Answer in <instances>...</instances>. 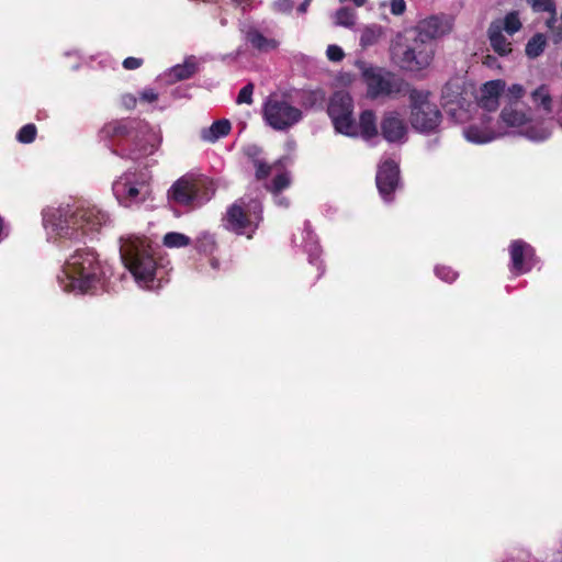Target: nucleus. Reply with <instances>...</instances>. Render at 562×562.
Masks as SVG:
<instances>
[{
    "mask_svg": "<svg viewBox=\"0 0 562 562\" xmlns=\"http://www.w3.org/2000/svg\"><path fill=\"white\" fill-rule=\"evenodd\" d=\"M108 215L94 205L63 204L44 213V222L57 236L80 239L106 224Z\"/></svg>",
    "mask_w": 562,
    "mask_h": 562,
    "instance_id": "nucleus-1",
    "label": "nucleus"
},
{
    "mask_svg": "<svg viewBox=\"0 0 562 562\" xmlns=\"http://www.w3.org/2000/svg\"><path fill=\"white\" fill-rule=\"evenodd\" d=\"M104 133L112 137H125L126 144H122L123 158L137 161L151 155L156 148L155 136L148 125L138 120L114 121L104 126Z\"/></svg>",
    "mask_w": 562,
    "mask_h": 562,
    "instance_id": "nucleus-2",
    "label": "nucleus"
},
{
    "mask_svg": "<svg viewBox=\"0 0 562 562\" xmlns=\"http://www.w3.org/2000/svg\"><path fill=\"white\" fill-rule=\"evenodd\" d=\"M103 276L102 268L94 251L90 249H78L66 261L63 276L58 280L64 289L87 292L100 282Z\"/></svg>",
    "mask_w": 562,
    "mask_h": 562,
    "instance_id": "nucleus-3",
    "label": "nucleus"
},
{
    "mask_svg": "<svg viewBox=\"0 0 562 562\" xmlns=\"http://www.w3.org/2000/svg\"><path fill=\"white\" fill-rule=\"evenodd\" d=\"M434 54L435 45L428 44L411 30L398 34L392 46L393 59L402 69L408 71L427 68L432 61Z\"/></svg>",
    "mask_w": 562,
    "mask_h": 562,
    "instance_id": "nucleus-4",
    "label": "nucleus"
},
{
    "mask_svg": "<svg viewBox=\"0 0 562 562\" xmlns=\"http://www.w3.org/2000/svg\"><path fill=\"white\" fill-rule=\"evenodd\" d=\"M120 243V255L125 267L138 284L149 286L156 272V261L149 245L137 236L121 237Z\"/></svg>",
    "mask_w": 562,
    "mask_h": 562,
    "instance_id": "nucleus-5",
    "label": "nucleus"
},
{
    "mask_svg": "<svg viewBox=\"0 0 562 562\" xmlns=\"http://www.w3.org/2000/svg\"><path fill=\"white\" fill-rule=\"evenodd\" d=\"M409 123L422 134L437 133L442 121L438 105L431 100L428 90L411 88L408 90Z\"/></svg>",
    "mask_w": 562,
    "mask_h": 562,
    "instance_id": "nucleus-6",
    "label": "nucleus"
},
{
    "mask_svg": "<svg viewBox=\"0 0 562 562\" xmlns=\"http://www.w3.org/2000/svg\"><path fill=\"white\" fill-rule=\"evenodd\" d=\"M262 221V205L258 200L240 198L226 210L222 220L225 229L251 238Z\"/></svg>",
    "mask_w": 562,
    "mask_h": 562,
    "instance_id": "nucleus-7",
    "label": "nucleus"
},
{
    "mask_svg": "<svg viewBox=\"0 0 562 562\" xmlns=\"http://www.w3.org/2000/svg\"><path fill=\"white\" fill-rule=\"evenodd\" d=\"M262 116L267 125L276 131H286L303 119L302 111L284 95L271 94L262 106Z\"/></svg>",
    "mask_w": 562,
    "mask_h": 562,
    "instance_id": "nucleus-8",
    "label": "nucleus"
},
{
    "mask_svg": "<svg viewBox=\"0 0 562 562\" xmlns=\"http://www.w3.org/2000/svg\"><path fill=\"white\" fill-rule=\"evenodd\" d=\"M499 117L506 126L518 128V133L530 140L541 142L551 135V128L543 123L539 126L530 124V110L524 111L521 104H505Z\"/></svg>",
    "mask_w": 562,
    "mask_h": 562,
    "instance_id": "nucleus-9",
    "label": "nucleus"
},
{
    "mask_svg": "<svg viewBox=\"0 0 562 562\" xmlns=\"http://www.w3.org/2000/svg\"><path fill=\"white\" fill-rule=\"evenodd\" d=\"M327 113L338 133L357 137L358 131L353 120V101L344 90L336 91L329 99Z\"/></svg>",
    "mask_w": 562,
    "mask_h": 562,
    "instance_id": "nucleus-10",
    "label": "nucleus"
},
{
    "mask_svg": "<svg viewBox=\"0 0 562 562\" xmlns=\"http://www.w3.org/2000/svg\"><path fill=\"white\" fill-rule=\"evenodd\" d=\"M357 67L361 71L368 89V95L371 99L381 97H392L401 92L402 81L393 75L384 74L381 69L368 66L364 61H357Z\"/></svg>",
    "mask_w": 562,
    "mask_h": 562,
    "instance_id": "nucleus-11",
    "label": "nucleus"
},
{
    "mask_svg": "<svg viewBox=\"0 0 562 562\" xmlns=\"http://www.w3.org/2000/svg\"><path fill=\"white\" fill-rule=\"evenodd\" d=\"M112 189L119 203L126 207L144 202L149 193L145 181L136 180L135 173L131 171L115 180Z\"/></svg>",
    "mask_w": 562,
    "mask_h": 562,
    "instance_id": "nucleus-12",
    "label": "nucleus"
},
{
    "mask_svg": "<svg viewBox=\"0 0 562 562\" xmlns=\"http://www.w3.org/2000/svg\"><path fill=\"white\" fill-rule=\"evenodd\" d=\"M206 183V178L184 175L171 186L168 191V198L180 205H189L199 196L200 190Z\"/></svg>",
    "mask_w": 562,
    "mask_h": 562,
    "instance_id": "nucleus-13",
    "label": "nucleus"
},
{
    "mask_svg": "<svg viewBox=\"0 0 562 562\" xmlns=\"http://www.w3.org/2000/svg\"><path fill=\"white\" fill-rule=\"evenodd\" d=\"M381 134L389 143H404L408 126L403 115L396 110L385 111L380 122Z\"/></svg>",
    "mask_w": 562,
    "mask_h": 562,
    "instance_id": "nucleus-14",
    "label": "nucleus"
},
{
    "mask_svg": "<svg viewBox=\"0 0 562 562\" xmlns=\"http://www.w3.org/2000/svg\"><path fill=\"white\" fill-rule=\"evenodd\" d=\"M375 181L381 196L391 201V194L400 184L398 165L392 159L384 160L378 168Z\"/></svg>",
    "mask_w": 562,
    "mask_h": 562,
    "instance_id": "nucleus-15",
    "label": "nucleus"
},
{
    "mask_svg": "<svg viewBox=\"0 0 562 562\" xmlns=\"http://www.w3.org/2000/svg\"><path fill=\"white\" fill-rule=\"evenodd\" d=\"M509 255L510 271L516 276L530 271L535 265V249L521 239L510 244Z\"/></svg>",
    "mask_w": 562,
    "mask_h": 562,
    "instance_id": "nucleus-16",
    "label": "nucleus"
},
{
    "mask_svg": "<svg viewBox=\"0 0 562 562\" xmlns=\"http://www.w3.org/2000/svg\"><path fill=\"white\" fill-rule=\"evenodd\" d=\"M451 26L445 18L438 15L428 16L417 23L416 26L409 29L419 37L430 45H435L434 41L450 31Z\"/></svg>",
    "mask_w": 562,
    "mask_h": 562,
    "instance_id": "nucleus-17",
    "label": "nucleus"
},
{
    "mask_svg": "<svg viewBox=\"0 0 562 562\" xmlns=\"http://www.w3.org/2000/svg\"><path fill=\"white\" fill-rule=\"evenodd\" d=\"M451 87L446 86L442 90V105L446 113L457 123H463L469 119V110L464 108V100L459 92L451 94Z\"/></svg>",
    "mask_w": 562,
    "mask_h": 562,
    "instance_id": "nucleus-18",
    "label": "nucleus"
},
{
    "mask_svg": "<svg viewBox=\"0 0 562 562\" xmlns=\"http://www.w3.org/2000/svg\"><path fill=\"white\" fill-rule=\"evenodd\" d=\"M505 87V81L499 79L484 83L481 89L479 106L488 112L496 111L499 106V98L504 93Z\"/></svg>",
    "mask_w": 562,
    "mask_h": 562,
    "instance_id": "nucleus-19",
    "label": "nucleus"
},
{
    "mask_svg": "<svg viewBox=\"0 0 562 562\" xmlns=\"http://www.w3.org/2000/svg\"><path fill=\"white\" fill-rule=\"evenodd\" d=\"M491 119H484L482 125H470L469 127L463 130L464 137L472 143H487L495 139L498 136H502L504 133L495 131L493 127L488 125Z\"/></svg>",
    "mask_w": 562,
    "mask_h": 562,
    "instance_id": "nucleus-20",
    "label": "nucleus"
},
{
    "mask_svg": "<svg viewBox=\"0 0 562 562\" xmlns=\"http://www.w3.org/2000/svg\"><path fill=\"white\" fill-rule=\"evenodd\" d=\"M290 184V173L288 171H280L274 176L271 183L265 184V188L273 195L277 205L288 207L290 205V201L288 198L281 195V191L289 188Z\"/></svg>",
    "mask_w": 562,
    "mask_h": 562,
    "instance_id": "nucleus-21",
    "label": "nucleus"
},
{
    "mask_svg": "<svg viewBox=\"0 0 562 562\" xmlns=\"http://www.w3.org/2000/svg\"><path fill=\"white\" fill-rule=\"evenodd\" d=\"M245 38L252 48L268 53L274 50L279 46V42L274 38L266 37L257 27L250 26L245 31Z\"/></svg>",
    "mask_w": 562,
    "mask_h": 562,
    "instance_id": "nucleus-22",
    "label": "nucleus"
},
{
    "mask_svg": "<svg viewBox=\"0 0 562 562\" xmlns=\"http://www.w3.org/2000/svg\"><path fill=\"white\" fill-rule=\"evenodd\" d=\"M490 44L495 53L506 56L512 52V43L504 35L499 23H491L487 30Z\"/></svg>",
    "mask_w": 562,
    "mask_h": 562,
    "instance_id": "nucleus-23",
    "label": "nucleus"
},
{
    "mask_svg": "<svg viewBox=\"0 0 562 562\" xmlns=\"http://www.w3.org/2000/svg\"><path fill=\"white\" fill-rule=\"evenodd\" d=\"M357 131L358 135L367 140L378 136L376 116L373 111L366 110L361 112Z\"/></svg>",
    "mask_w": 562,
    "mask_h": 562,
    "instance_id": "nucleus-24",
    "label": "nucleus"
},
{
    "mask_svg": "<svg viewBox=\"0 0 562 562\" xmlns=\"http://www.w3.org/2000/svg\"><path fill=\"white\" fill-rule=\"evenodd\" d=\"M229 131L231 122L228 120H220L214 122L210 127L202 130L201 138L207 143H215L226 136Z\"/></svg>",
    "mask_w": 562,
    "mask_h": 562,
    "instance_id": "nucleus-25",
    "label": "nucleus"
},
{
    "mask_svg": "<svg viewBox=\"0 0 562 562\" xmlns=\"http://www.w3.org/2000/svg\"><path fill=\"white\" fill-rule=\"evenodd\" d=\"M531 100L535 106L542 110L546 114H550L552 112L553 100L549 88L546 85L538 87L531 92Z\"/></svg>",
    "mask_w": 562,
    "mask_h": 562,
    "instance_id": "nucleus-26",
    "label": "nucleus"
},
{
    "mask_svg": "<svg viewBox=\"0 0 562 562\" xmlns=\"http://www.w3.org/2000/svg\"><path fill=\"white\" fill-rule=\"evenodd\" d=\"M535 12H548L550 18L547 20L546 25L548 29L553 30L557 23V8L554 0H526Z\"/></svg>",
    "mask_w": 562,
    "mask_h": 562,
    "instance_id": "nucleus-27",
    "label": "nucleus"
},
{
    "mask_svg": "<svg viewBox=\"0 0 562 562\" xmlns=\"http://www.w3.org/2000/svg\"><path fill=\"white\" fill-rule=\"evenodd\" d=\"M196 69L194 57H190L183 64L173 66L169 71V76L171 81L186 80L191 78L196 72Z\"/></svg>",
    "mask_w": 562,
    "mask_h": 562,
    "instance_id": "nucleus-28",
    "label": "nucleus"
},
{
    "mask_svg": "<svg viewBox=\"0 0 562 562\" xmlns=\"http://www.w3.org/2000/svg\"><path fill=\"white\" fill-rule=\"evenodd\" d=\"M384 35V30L379 24H370L363 27L360 35V46L363 48L373 46L379 43Z\"/></svg>",
    "mask_w": 562,
    "mask_h": 562,
    "instance_id": "nucleus-29",
    "label": "nucleus"
},
{
    "mask_svg": "<svg viewBox=\"0 0 562 562\" xmlns=\"http://www.w3.org/2000/svg\"><path fill=\"white\" fill-rule=\"evenodd\" d=\"M546 45H547L546 36L541 33H537L526 44V48H525L526 55L529 58H537L538 56H540L543 53Z\"/></svg>",
    "mask_w": 562,
    "mask_h": 562,
    "instance_id": "nucleus-30",
    "label": "nucleus"
},
{
    "mask_svg": "<svg viewBox=\"0 0 562 562\" xmlns=\"http://www.w3.org/2000/svg\"><path fill=\"white\" fill-rule=\"evenodd\" d=\"M492 23H499L501 30L505 31L508 35H513L521 29V22L516 11L507 13L503 20H496Z\"/></svg>",
    "mask_w": 562,
    "mask_h": 562,
    "instance_id": "nucleus-31",
    "label": "nucleus"
},
{
    "mask_svg": "<svg viewBox=\"0 0 562 562\" xmlns=\"http://www.w3.org/2000/svg\"><path fill=\"white\" fill-rule=\"evenodd\" d=\"M335 24L344 27H352L356 24V12L347 7H342L335 12Z\"/></svg>",
    "mask_w": 562,
    "mask_h": 562,
    "instance_id": "nucleus-32",
    "label": "nucleus"
},
{
    "mask_svg": "<svg viewBox=\"0 0 562 562\" xmlns=\"http://www.w3.org/2000/svg\"><path fill=\"white\" fill-rule=\"evenodd\" d=\"M280 165L281 160H278L272 165L268 164L265 159L256 160V164L254 165L256 179L258 181L266 180L273 170H278Z\"/></svg>",
    "mask_w": 562,
    "mask_h": 562,
    "instance_id": "nucleus-33",
    "label": "nucleus"
},
{
    "mask_svg": "<svg viewBox=\"0 0 562 562\" xmlns=\"http://www.w3.org/2000/svg\"><path fill=\"white\" fill-rule=\"evenodd\" d=\"M191 239L182 234L177 232L167 233L164 237V245L169 248H181L190 245Z\"/></svg>",
    "mask_w": 562,
    "mask_h": 562,
    "instance_id": "nucleus-34",
    "label": "nucleus"
},
{
    "mask_svg": "<svg viewBox=\"0 0 562 562\" xmlns=\"http://www.w3.org/2000/svg\"><path fill=\"white\" fill-rule=\"evenodd\" d=\"M525 88L519 83H514L505 89L502 94L506 104H520L521 98L525 95Z\"/></svg>",
    "mask_w": 562,
    "mask_h": 562,
    "instance_id": "nucleus-35",
    "label": "nucleus"
},
{
    "mask_svg": "<svg viewBox=\"0 0 562 562\" xmlns=\"http://www.w3.org/2000/svg\"><path fill=\"white\" fill-rule=\"evenodd\" d=\"M304 233L306 235V244L305 249L310 255V261L313 263L314 260L317 259L319 254V247L317 245V241L315 240L313 236V232L311 229V225L308 222L304 224Z\"/></svg>",
    "mask_w": 562,
    "mask_h": 562,
    "instance_id": "nucleus-36",
    "label": "nucleus"
},
{
    "mask_svg": "<svg viewBox=\"0 0 562 562\" xmlns=\"http://www.w3.org/2000/svg\"><path fill=\"white\" fill-rule=\"evenodd\" d=\"M196 243H198L196 244L198 249L203 252L211 254V252H213V250L215 249V246H216L215 238L210 233H202L199 236Z\"/></svg>",
    "mask_w": 562,
    "mask_h": 562,
    "instance_id": "nucleus-37",
    "label": "nucleus"
},
{
    "mask_svg": "<svg viewBox=\"0 0 562 562\" xmlns=\"http://www.w3.org/2000/svg\"><path fill=\"white\" fill-rule=\"evenodd\" d=\"M36 126L34 124L24 125L18 133L16 138L20 143L30 144L35 139Z\"/></svg>",
    "mask_w": 562,
    "mask_h": 562,
    "instance_id": "nucleus-38",
    "label": "nucleus"
},
{
    "mask_svg": "<svg viewBox=\"0 0 562 562\" xmlns=\"http://www.w3.org/2000/svg\"><path fill=\"white\" fill-rule=\"evenodd\" d=\"M252 93H254V85L251 82L247 83L238 93L236 102L238 104H252Z\"/></svg>",
    "mask_w": 562,
    "mask_h": 562,
    "instance_id": "nucleus-39",
    "label": "nucleus"
},
{
    "mask_svg": "<svg viewBox=\"0 0 562 562\" xmlns=\"http://www.w3.org/2000/svg\"><path fill=\"white\" fill-rule=\"evenodd\" d=\"M435 273L438 278L446 282H452L457 279L458 273L453 271L450 267L438 266L435 269Z\"/></svg>",
    "mask_w": 562,
    "mask_h": 562,
    "instance_id": "nucleus-40",
    "label": "nucleus"
},
{
    "mask_svg": "<svg viewBox=\"0 0 562 562\" xmlns=\"http://www.w3.org/2000/svg\"><path fill=\"white\" fill-rule=\"evenodd\" d=\"M244 153L252 161V165L256 164V160H263V158L261 157L262 149L257 145L246 146Z\"/></svg>",
    "mask_w": 562,
    "mask_h": 562,
    "instance_id": "nucleus-41",
    "label": "nucleus"
},
{
    "mask_svg": "<svg viewBox=\"0 0 562 562\" xmlns=\"http://www.w3.org/2000/svg\"><path fill=\"white\" fill-rule=\"evenodd\" d=\"M326 56L331 61H340L345 57V53L338 45H329L326 49Z\"/></svg>",
    "mask_w": 562,
    "mask_h": 562,
    "instance_id": "nucleus-42",
    "label": "nucleus"
},
{
    "mask_svg": "<svg viewBox=\"0 0 562 562\" xmlns=\"http://www.w3.org/2000/svg\"><path fill=\"white\" fill-rule=\"evenodd\" d=\"M390 10L393 15H402L406 11L405 0H390Z\"/></svg>",
    "mask_w": 562,
    "mask_h": 562,
    "instance_id": "nucleus-43",
    "label": "nucleus"
},
{
    "mask_svg": "<svg viewBox=\"0 0 562 562\" xmlns=\"http://www.w3.org/2000/svg\"><path fill=\"white\" fill-rule=\"evenodd\" d=\"M273 7L277 11L286 13L293 9V2L291 0H277Z\"/></svg>",
    "mask_w": 562,
    "mask_h": 562,
    "instance_id": "nucleus-44",
    "label": "nucleus"
},
{
    "mask_svg": "<svg viewBox=\"0 0 562 562\" xmlns=\"http://www.w3.org/2000/svg\"><path fill=\"white\" fill-rule=\"evenodd\" d=\"M143 65V59L136 57H127L123 61V67L128 70H134Z\"/></svg>",
    "mask_w": 562,
    "mask_h": 562,
    "instance_id": "nucleus-45",
    "label": "nucleus"
},
{
    "mask_svg": "<svg viewBox=\"0 0 562 562\" xmlns=\"http://www.w3.org/2000/svg\"><path fill=\"white\" fill-rule=\"evenodd\" d=\"M140 99L146 102H154L158 99V94L153 89H145L140 93Z\"/></svg>",
    "mask_w": 562,
    "mask_h": 562,
    "instance_id": "nucleus-46",
    "label": "nucleus"
},
{
    "mask_svg": "<svg viewBox=\"0 0 562 562\" xmlns=\"http://www.w3.org/2000/svg\"><path fill=\"white\" fill-rule=\"evenodd\" d=\"M122 102L126 109H133L136 105V98L132 94H125L122 97Z\"/></svg>",
    "mask_w": 562,
    "mask_h": 562,
    "instance_id": "nucleus-47",
    "label": "nucleus"
},
{
    "mask_svg": "<svg viewBox=\"0 0 562 562\" xmlns=\"http://www.w3.org/2000/svg\"><path fill=\"white\" fill-rule=\"evenodd\" d=\"M505 562H529L528 555L525 552H520L517 557H510Z\"/></svg>",
    "mask_w": 562,
    "mask_h": 562,
    "instance_id": "nucleus-48",
    "label": "nucleus"
},
{
    "mask_svg": "<svg viewBox=\"0 0 562 562\" xmlns=\"http://www.w3.org/2000/svg\"><path fill=\"white\" fill-rule=\"evenodd\" d=\"M311 0H304L300 7L297 8L299 12L305 13L307 11V8L310 5Z\"/></svg>",
    "mask_w": 562,
    "mask_h": 562,
    "instance_id": "nucleus-49",
    "label": "nucleus"
},
{
    "mask_svg": "<svg viewBox=\"0 0 562 562\" xmlns=\"http://www.w3.org/2000/svg\"><path fill=\"white\" fill-rule=\"evenodd\" d=\"M211 265H212V267H213V268H217L218 262H217V260L212 259V260H211Z\"/></svg>",
    "mask_w": 562,
    "mask_h": 562,
    "instance_id": "nucleus-50",
    "label": "nucleus"
}]
</instances>
